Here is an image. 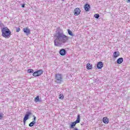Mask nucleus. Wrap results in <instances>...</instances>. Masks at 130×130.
<instances>
[{
	"label": "nucleus",
	"instance_id": "1",
	"mask_svg": "<svg viewBox=\"0 0 130 130\" xmlns=\"http://www.w3.org/2000/svg\"><path fill=\"white\" fill-rule=\"evenodd\" d=\"M1 32L2 33V36L6 39L10 38L12 35V32L8 27H3L1 29Z\"/></svg>",
	"mask_w": 130,
	"mask_h": 130
},
{
	"label": "nucleus",
	"instance_id": "2",
	"mask_svg": "<svg viewBox=\"0 0 130 130\" xmlns=\"http://www.w3.org/2000/svg\"><path fill=\"white\" fill-rule=\"evenodd\" d=\"M63 82V76L62 74L57 73L55 75V83L56 84H61Z\"/></svg>",
	"mask_w": 130,
	"mask_h": 130
},
{
	"label": "nucleus",
	"instance_id": "3",
	"mask_svg": "<svg viewBox=\"0 0 130 130\" xmlns=\"http://www.w3.org/2000/svg\"><path fill=\"white\" fill-rule=\"evenodd\" d=\"M54 37L56 38L54 40V45L55 46H58L60 44V37H61V34L57 32L54 36Z\"/></svg>",
	"mask_w": 130,
	"mask_h": 130
},
{
	"label": "nucleus",
	"instance_id": "4",
	"mask_svg": "<svg viewBox=\"0 0 130 130\" xmlns=\"http://www.w3.org/2000/svg\"><path fill=\"white\" fill-rule=\"evenodd\" d=\"M61 42L62 43H66V42H68L69 41V39H70V37L61 34Z\"/></svg>",
	"mask_w": 130,
	"mask_h": 130
},
{
	"label": "nucleus",
	"instance_id": "5",
	"mask_svg": "<svg viewBox=\"0 0 130 130\" xmlns=\"http://www.w3.org/2000/svg\"><path fill=\"white\" fill-rule=\"evenodd\" d=\"M42 74H43V70H40L34 72L32 74V76L34 77H39V76H41Z\"/></svg>",
	"mask_w": 130,
	"mask_h": 130
},
{
	"label": "nucleus",
	"instance_id": "6",
	"mask_svg": "<svg viewBox=\"0 0 130 130\" xmlns=\"http://www.w3.org/2000/svg\"><path fill=\"white\" fill-rule=\"evenodd\" d=\"M23 31L24 33H25V34H26V35H27V36H28V35H30V34H31V30H30V29L27 27L24 28L23 29Z\"/></svg>",
	"mask_w": 130,
	"mask_h": 130
},
{
	"label": "nucleus",
	"instance_id": "7",
	"mask_svg": "<svg viewBox=\"0 0 130 130\" xmlns=\"http://www.w3.org/2000/svg\"><path fill=\"white\" fill-rule=\"evenodd\" d=\"M81 14V9L79 8H76L74 9L75 16H79Z\"/></svg>",
	"mask_w": 130,
	"mask_h": 130
},
{
	"label": "nucleus",
	"instance_id": "8",
	"mask_svg": "<svg viewBox=\"0 0 130 130\" xmlns=\"http://www.w3.org/2000/svg\"><path fill=\"white\" fill-rule=\"evenodd\" d=\"M84 9L86 12H89V11H90V9H91V7L90 6V5L86 4L84 5Z\"/></svg>",
	"mask_w": 130,
	"mask_h": 130
},
{
	"label": "nucleus",
	"instance_id": "9",
	"mask_svg": "<svg viewBox=\"0 0 130 130\" xmlns=\"http://www.w3.org/2000/svg\"><path fill=\"white\" fill-rule=\"evenodd\" d=\"M103 65H104L103 62L102 61H100L98 62V64H97L98 69H99V70H101V69L103 68Z\"/></svg>",
	"mask_w": 130,
	"mask_h": 130
},
{
	"label": "nucleus",
	"instance_id": "10",
	"mask_svg": "<svg viewBox=\"0 0 130 130\" xmlns=\"http://www.w3.org/2000/svg\"><path fill=\"white\" fill-rule=\"evenodd\" d=\"M59 53L62 56H64L67 54V51L64 49H61L59 51Z\"/></svg>",
	"mask_w": 130,
	"mask_h": 130
},
{
	"label": "nucleus",
	"instance_id": "11",
	"mask_svg": "<svg viewBox=\"0 0 130 130\" xmlns=\"http://www.w3.org/2000/svg\"><path fill=\"white\" fill-rule=\"evenodd\" d=\"M119 55H120V54L119 51L114 52L113 54V56L114 58H116L117 57H118Z\"/></svg>",
	"mask_w": 130,
	"mask_h": 130
},
{
	"label": "nucleus",
	"instance_id": "12",
	"mask_svg": "<svg viewBox=\"0 0 130 130\" xmlns=\"http://www.w3.org/2000/svg\"><path fill=\"white\" fill-rule=\"evenodd\" d=\"M103 121L104 123H106V124H107L109 122V119L107 118V117H105L103 118Z\"/></svg>",
	"mask_w": 130,
	"mask_h": 130
},
{
	"label": "nucleus",
	"instance_id": "13",
	"mask_svg": "<svg viewBox=\"0 0 130 130\" xmlns=\"http://www.w3.org/2000/svg\"><path fill=\"white\" fill-rule=\"evenodd\" d=\"M29 116H30V114H26L24 116V118L23 119V122L24 123H26V120H28L29 119Z\"/></svg>",
	"mask_w": 130,
	"mask_h": 130
},
{
	"label": "nucleus",
	"instance_id": "14",
	"mask_svg": "<svg viewBox=\"0 0 130 130\" xmlns=\"http://www.w3.org/2000/svg\"><path fill=\"white\" fill-rule=\"evenodd\" d=\"M122 62H123V58L122 57L119 58L117 60V63H118V64H120L121 63H122Z\"/></svg>",
	"mask_w": 130,
	"mask_h": 130
},
{
	"label": "nucleus",
	"instance_id": "15",
	"mask_svg": "<svg viewBox=\"0 0 130 130\" xmlns=\"http://www.w3.org/2000/svg\"><path fill=\"white\" fill-rule=\"evenodd\" d=\"M86 69L87 70H92L93 69V65L91 64L90 63H88L86 64Z\"/></svg>",
	"mask_w": 130,
	"mask_h": 130
},
{
	"label": "nucleus",
	"instance_id": "16",
	"mask_svg": "<svg viewBox=\"0 0 130 130\" xmlns=\"http://www.w3.org/2000/svg\"><path fill=\"white\" fill-rule=\"evenodd\" d=\"M77 124V123H76V122H73L72 123L71 125V128H75L74 127L76 126V125Z\"/></svg>",
	"mask_w": 130,
	"mask_h": 130
},
{
	"label": "nucleus",
	"instance_id": "17",
	"mask_svg": "<svg viewBox=\"0 0 130 130\" xmlns=\"http://www.w3.org/2000/svg\"><path fill=\"white\" fill-rule=\"evenodd\" d=\"M80 120V115H78L77 116V118L76 120L75 121V122H76V123H79Z\"/></svg>",
	"mask_w": 130,
	"mask_h": 130
},
{
	"label": "nucleus",
	"instance_id": "18",
	"mask_svg": "<svg viewBox=\"0 0 130 130\" xmlns=\"http://www.w3.org/2000/svg\"><path fill=\"white\" fill-rule=\"evenodd\" d=\"M36 122H35V121H32L29 124V126H30V127L33 126L34 124H35Z\"/></svg>",
	"mask_w": 130,
	"mask_h": 130
},
{
	"label": "nucleus",
	"instance_id": "19",
	"mask_svg": "<svg viewBox=\"0 0 130 130\" xmlns=\"http://www.w3.org/2000/svg\"><path fill=\"white\" fill-rule=\"evenodd\" d=\"M64 98V96H63V94H60L59 95V99H60L61 100H62Z\"/></svg>",
	"mask_w": 130,
	"mask_h": 130
},
{
	"label": "nucleus",
	"instance_id": "20",
	"mask_svg": "<svg viewBox=\"0 0 130 130\" xmlns=\"http://www.w3.org/2000/svg\"><path fill=\"white\" fill-rule=\"evenodd\" d=\"M39 96H37L35 98V102H39Z\"/></svg>",
	"mask_w": 130,
	"mask_h": 130
},
{
	"label": "nucleus",
	"instance_id": "21",
	"mask_svg": "<svg viewBox=\"0 0 130 130\" xmlns=\"http://www.w3.org/2000/svg\"><path fill=\"white\" fill-rule=\"evenodd\" d=\"M34 72V70H33L32 69H28L27 70V73H28V74H32Z\"/></svg>",
	"mask_w": 130,
	"mask_h": 130
},
{
	"label": "nucleus",
	"instance_id": "22",
	"mask_svg": "<svg viewBox=\"0 0 130 130\" xmlns=\"http://www.w3.org/2000/svg\"><path fill=\"white\" fill-rule=\"evenodd\" d=\"M68 34H69V35H71V36H74V35H73V32H72L71 31V30L68 29Z\"/></svg>",
	"mask_w": 130,
	"mask_h": 130
},
{
	"label": "nucleus",
	"instance_id": "23",
	"mask_svg": "<svg viewBox=\"0 0 130 130\" xmlns=\"http://www.w3.org/2000/svg\"><path fill=\"white\" fill-rule=\"evenodd\" d=\"M94 17H95V19H98V18H99V14H95L94 15Z\"/></svg>",
	"mask_w": 130,
	"mask_h": 130
},
{
	"label": "nucleus",
	"instance_id": "24",
	"mask_svg": "<svg viewBox=\"0 0 130 130\" xmlns=\"http://www.w3.org/2000/svg\"><path fill=\"white\" fill-rule=\"evenodd\" d=\"M20 30H21V29H20V27H18V28H17L16 29V32H20Z\"/></svg>",
	"mask_w": 130,
	"mask_h": 130
},
{
	"label": "nucleus",
	"instance_id": "25",
	"mask_svg": "<svg viewBox=\"0 0 130 130\" xmlns=\"http://www.w3.org/2000/svg\"><path fill=\"white\" fill-rule=\"evenodd\" d=\"M4 117V115L0 114V120L3 119V118Z\"/></svg>",
	"mask_w": 130,
	"mask_h": 130
},
{
	"label": "nucleus",
	"instance_id": "26",
	"mask_svg": "<svg viewBox=\"0 0 130 130\" xmlns=\"http://www.w3.org/2000/svg\"><path fill=\"white\" fill-rule=\"evenodd\" d=\"M34 117V120L35 121L36 120V117L35 116H33Z\"/></svg>",
	"mask_w": 130,
	"mask_h": 130
},
{
	"label": "nucleus",
	"instance_id": "27",
	"mask_svg": "<svg viewBox=\"0 0 130 130\" xmlns=\"http://www.w3.org/2000/svg\"><path fill=\"white\" fill-rule=\"evenodd\" d=\"M22 7L23 8H25V4H22Z\"/></svg>",
	"mask_w": 130,
	"mask_h": 130
},
{
	"label": "nucleus",
	"instance_id": "28",
	"mask_svg": "<svg viewBox=\"0 0 130 130\" xmlns=\"http://www.w3.org/2000/svg\"><path fill=\"white\" fill-rule=\"evenodd\" d=\"M127 1H128L129 3H130V0H127Z\"/></svg>",
	"mask_w": 130,
	"mask_h": 130
},
{
	"label": "nucleus",
	"instance_id": "29",
	"mask_svg": "<svg viewBox=\"0 0 130 130\" xmlns=\"http://www.w3.org/2000/svg\"><path fill=\"white\" fill-rule=\"evenodd\" d=\"M64 0H62V2H64Z\"/></svg>",
	"mask_w": 130,
	"mask_h": 130
}]
</instances>
